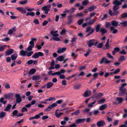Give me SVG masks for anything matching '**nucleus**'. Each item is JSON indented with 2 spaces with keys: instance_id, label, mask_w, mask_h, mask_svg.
<instances>
[{
  "instance_id": "obj_16",
  "label": "nucleus",
  "mask_w": 127,
  "mask_h": 127,
  "mask_svg": "<svg viewBox=\"0 0 127 127\" xmlns=\"http://www.w3.org/2000/svg\"><path fill=\"white\" fill-rule=\"evenodd\" d=\"M50 7V5H46L42 7V10L49 11Z\"/></svg>"
},
{
  "instance_id": "obj_48",
  "label": "nucleus",
  "mask_w": 127,
  "mask_h": 127,
  "mask_svg": "<svg viewBox=\"0 0 127 127\" xmlns=\"http://www.w3.org/2000/svg\"><path fill=\"white\" fill-rule=\"evenodd\" d=\"M105 101V99L104 98L99 100L98 101V103L99 104H100L104 102Z\"/></svg>"
},
{
  "instance_id": "obj_64",
  "label": "nucleus",
  "mask_w": 127,
  "mask_h": 127,
  "mask_svg": "<svg viewBox=\"0 0 127 127\" xmlns=\"http://www.w3.org/2000/svg\"><path fill=\"white\" fill-rule=\"evenodd\" d=\"M71 56L73 57L76 58L78 56V54L74 52L72 53L71 54Z\"/></svg>"
},
{
  "instance_id": "obj_46",
  "label": "nucleus",
  "mask_w": 127,
  "mask_h": 127,
  "mask_svg": "<svg viewBox=\"0 0 127 127\" xmlns=\"http://www.w3.org/2000/svg\"><path fill=\"white\" fill-rule=\"evenodd\" d=\"M103 46V43H99L96 46V47L99 48H101Z\"/></svg>"
},
{
  "instance_id": "obj_58",
  "label": "nucleus",
  "mask_w": 127,
  "mask_h": 127,
  "mask_svg": "<svg viewBox=\"0 0 127 127\" xmlns=\"http://www.w3.org/2000/svg\"><path fill=\"white\" fill-rule=\"evenodd\" d=\"M98 74L97 73H94L93 75L94 77L93 78V80H95L96 79L97 77V75Z\"/></svg>"
},
{
  "instance_id": "obj_49",
  "label": "nucleus",
  "mask_w": 127,
  "mask_h": 127,
  "mask_svg": "<svg viewBox=\"0 0 127 127\" xmlns=\"http://www.w3.org/2000/svg\"><path fill=\"white\" fill-rule=\"evenodd\" d=\"M89 3V1L87 0L84 1L82 2V4L84 5H86Z\"/></svg>"
},
{
  "instance_id": "obj_45",
  "label": "nucleus",
  "mask_w": 127,
  "mask_h": 127,
  "mask_svg": "<svg viewBox=\"0 0 127 127\" xmlns=\"http://www.w3.org/2000/svg\"><path fill=\"white\" fill-rule=\"evenodd\" d=\"M125 57L124 56H122L120 57V58L119 59L118 61H121L125 60Z\"/></svg>"
},
{
  "instance_id": "obj_24",
  "label": "nucleus",
  "mask_w": 127,
  "mask_h": 127,
  "mask_svg": "<svg viewBox=\"0 0 127 127\" xmlns=\"http://www.w3.org/2000/svg\"><path fill=\"white\" fill-rule=\"evenodd\" d=\"M107 106V105L106 104L102 105L100 106L99 109L101 110H102L104 109Z\"/></svg>"
},
{
  "instance_id": "obj_56",
  "label": "nucleus",
  "mask_w": 127,
  "mask_h": 127,
  "mask_svg": "<svg viewBox=\"0 0 127 127\" xmlns=\"http://www.w3.org/2000/svg\"><path fill=\"white\" fill-rule=\"evenodd\" d=\"M80 110H77L74 112L75 115H78L80 114Z\"/></svg>"
},
{
  "instance_id": "obj_40",
  "label": "nucleus",
  "mask_w": 127,
  "mask_h": 127,
  "mask_svg": "<svg viewBox=\"0 0 127 127\" xmlns=\"http://www.w3.org/2000/svg\"><path fill=\"white\" fill-rule=\"evenodd\" d=\"M28 1L27 0H25L24 1H19V3L22 5L25 4L27 3Z\"/></svg>"
},
{
  "instance_id": "obj_18",
  "label": "nucleus",
  "mask_w": 127,
  "mask_h": 127,
  "mask_svg": "<svg viewBox=\"0 0 127 127\" xmlns=\"http://www.w3.org/2000/svg\"><path fill=\"white\" fill-rule=\"evenodd\" d=\"M111 23L113 27H116L118 26V22L115 20H113L111 22Z\"/></svg>"
},
{
  "instance_id": "obj_42",
  "label": "nucleus",
  "mask_w": 127,
  "mask_h": 127,
  "mask_svg": "<svg viewBox=\"0 0 127 127\" xmlns=\"http://www.w3.org/2000/svg\"><path fill=\"white\" fill-rule=\"evenodd\" d=\"M109 14L111 16H114V12H112L111 10H109Z\"/></svg>"
},
{
  "instance_id": "obj_8",
  "label": "nucleus",
  "mask_w": 127,
  "mask_h": 127,
  "mask_svg": "<svg viewBox=\"0 0 127 127\" xmlns=\"http://www.w3.org/2000/svg\"><path fill=\"white\" fill-rule=\"evenodd\" d=\"M91 95V91L89 90H87L85 91L83 95L85 97H87Z\"/></svg>"
},
{
  "instance_id": "obj_54",
  "label": "nucleus",
  "mask_w": 127,
  "mask_h": 127,
  "mask_svg": "<svg viewBox=\"0 0 127 127\" xmlns=\"http://www.w3.org/2000/svg\"><path fill=\"white\" fill-rule=\"evenodd\" d=\"M105 49H109L110 48V46L109 44V43H106L105 45Z\"/></svg>"
},
{
  "instance_id": "obj_32",
  "label": "nucleus",
  "mask_w": 127,
  "mask_h": 127,
  "mask_svg": "<svg viewBox=\"0 0 127 127\" xmlns=\"http://www.w3.org/2000/svg\"><path fill=\"white\" fill-rule=\"evenodd\" d=\"M6 115V113L3 111H2L0 113V119L4 117Z\"/></svg>"
},
{
  "instance_id": "obj_6",
  "label": "nucleus",
  "mask_w": 127,
  "mask_h": 127,
  "mask_svg": "<svg viewBox=\"0 0 127 127\" xmlns=\"http://www.w3.org/2000/svg\"><path fill=\"white\" fill-rule=\"evenodd\" d=\"M15 96L16 98V102L17 103H19L22 101V98L20 97V95L18 94H16Z\"/></svg>"
},
{
  "instance_id": "obj_33",
  "label": "nucleus",
  "mask_w": 127,
  "mask_h": 127,
  "mask_svg": "<svg viewBox=\"0 0 127 127\" xmlns=\"http://www.w3.org/2000/svg\"><path fill=\"white\" fill-rule=\"evenodd\" d=\"M81 85L80 84H79L75 85L74 86V88L76 90L79 89L81 88Z\"/></svg>"
},
{
  "instance_id": "obj_22",
  "label": "nucleus",
  "mask_w": 127,
  "mask_h": 127,
  "mask_svg": "<svg viewBox=\"0 0 127 127\" xmlns=\"http://www.w3.org/2000/svg\"><path fill=\"white\" fill-rule=\"evenodd\" d=\"M120 24L122 25L121 27H126L127 26V21H124L121 22Z\"/></svg>"
},
{
  "instance_id": "obj_2",
  "label": "nucleus",
  "mask_w": 127,
  "mask_h": 127,
  "mask_svg": "<svg viewBox=\"0 0 127 127\" xmlns=\"http://www.w3.org/2000/svg\"><path fill=\"white\" fill-rule=\"evenodd\" d=\"M113 4L114 5L113 6V9L114 11L117 10L119 8V5L121 4V3L119 2L118 0H115L113 2Z\"/></svg>"
},
{
  "instance_id": "obj_27",
  "label": "nucleus",
  "mask_w": 127,
  "mask_h": 127,
  "mask_svg": "<svg viewBox=\"0 0 127 127\" xmlns=\"http://www.w3.org/2000/svg\"><path fill=\"white\" fill-rule=\"evenodd\" d=\"M40 78L39 75L33 76L32 77V79L33 81H36L39 80Z\"/></svg>"
},
{
  "instance_id": "obj_1",
  "label": "nucleus",
  "mask_w": 127,
  "mask_h": 127,
  "mask_svg": "<svg viewBox=\"0 0 127 127\" xmlns=\"http://www.w3.org/2000/svg\"><path fill=\"white\" fill-rule=\"evenodd\" d=\"M54 32L53 31H52L50 32V34L52 35L53 37L50 40H51L53 39L55 41H60L61 40L58 37L59 36V34L58 33H56Z\"/></svg>"
},
{
  "instance_id": "obj_10",
  "label": "nucleus",
  "mask_w": 127,
  "mask_h": 127,
  "mask_svg": "<svg viewBox=\"0 0 127 127\" xmlns=\"http://www.w3.org/2000/svg\"><path fill=\"white\" fill-rule=\"evenodd\" d=\"M119 95H121L123 96L126 93V89L119 88Z\"/></svg>"
},
{
  "instance_id": "obj_43",
  "label": "nucleus",
  "mask_w": 127,
  "mask_h": 127,
  "mask_svg": "<svg viewBox=\"0 0 127 127\" xmlns=\"http://www.w3.org/2000/svg\"><path fill=\"white\" fill-rule=\"evenodd\" d=\"M84 21L83 19H80L78 21V24L79 25H81L83 23Z\"/></svg>"
},
{
  "instance_id": "obj_7",
  "label": "nucleus",
  "mask_w": 127,
  "mask_h": 127,
  "mask_svg": "<svg viewBox=\"0 0 127 127\" xmlns=\"http://www.w3.org/2000/svg\"><path fill=\"white\" fill-rule=\"evenodd\" d=\"M103 95V94L102 93H100L97 94H95L93 96V98H96L99 99Z\"/></svg>"
},
{
  "instance_id": "obj_60",
  "label": "nucleus",
  "mask_w": 127,
  "mask_h": 127,
  "mask_svg": "<svg viewBox=\"0 0 127 127\" xmlns=\"http://www.w3.org/2000/svg\"><path fill=\"white\" fill-rule=\"evenodd\" d=\"M34 47L31 45H30L27 48V50L29 51H30L32 50V49Z\"/></svg>"
},
{
  "instance_id": "obj_36",
  "label": "nucleus",
  "mask_w": 127,
  "mask_h": 127,
  "mask_svg": "<svg viewBox=\"0 0 127 127\" xmlns=\"http://www.w3.org/2000/svg\"><path fill=\"white\" fill-rule=\"evenodd\" d=\"M95 21V19H94L90 20L89 22H87V23L89 25H92L94 24Z\"/></svg>"
},
{
  "instance_id": "obj_47",
  "label": "nucleus",
  "mask_w": 127,
  "mask_h": 127,
  "mask_svg": "<svg viewBox=\"0 0 127 127\" xmlns=\"http://www.w3.org/2000/svg\"><path fill=\"white\" fill-rule=\"evenodd\" d=\"M33 53V51L30 52L29 53L27 52L26 55L27 57H29L31 56Z\"/></svg>"
},
{
  "instance_id": "obj_9",
  "label": "nucleus",
  "mask_w": 127,
  "mask_h": 127,
  "mask_svg": "<svg viewBox=\"0 0 127 127\" xmlns=\"http://www.w3.org/2000/svg\"><path fill=\"white\" fill-rule=\"evenodd\" d=\"M66 49V48L65 47L63 48H62L59 47L57 52L59 54L65 51Z\"/></svg>"
},
{
  "instance_id": "obj_4",
  "label": "nucleus",
  "mask_w": 127,
  "mask_h": 127,
  "mask_svg": "<svg viewBox=\"0 0 127 127\" xmlns=\"http://www.w3.org/2000/svg\"><path fill=\"white\" fill-rule=\"evenodd\" d=\"M44 55L43 53L41 52H38L37 53H35L32 56V58L34 59L38 58L39 56H43Z\"/></svg>"
},
{
  "instance_id": "obj_35",
  "label": "nucleus",
  "mask_w": 127,
  "mask_h": 127,
  "mask_svg": "<svg viewBox=\"0 0 127 127\" xmlns=\"http://www.w3.org/2000/svg\"><path fill=\"white\" fill-rule=\"evenodd\" d=\"M63 114L62 113L60 112L59 113H58L57 112H55V115L57 118L60 117Z\"/></svg>"
},
{
  "instance_id": "obj_44",
  "label": "nucleus",
  "mask_w": 127,
  "mask_h": 127,
  "mask_svg": "<svg viewBox=\"0 0 127 127\" xmlns=\"http://www.w3.org/2000/svg\"><path fill=\"white\" fill-rule=\"evenodd\" d=\"M121 17L122 18H125L127 17V13H124L122 14Z\"/></svg>"
},
{
  "instance_id": "obj_21",
  "label": "nucleus",
  "mask_w": 127,
  "mask_h": 127,
  "mask_svg": "<svg viewBox=\"0 0 127 127\" xmlns=\"http://www.w3.org/2000/svg\"><path fill=\"white\" fill-rule=\"evenodd\" d=\"M55 64V62L54 61H52L50 63V67H49L48 68L49 70H51L52 69H55L54 67V64Z\"/></svg>"
},
{
  "instance_id": "obj_30",
  "label": "nucleus",
  "mask_w": 127,
  "mask_h": 127,
  "mask_svg": "<svg viewBox=\"0 0 127 127\" xmlns=\"http://www.w3.org/2000/svg\"><path fill=\"white\" fill-rule=\"evenodd\" d=\"M100 31L101 32L102 35H104V33L107 32V30L105 29L101 28L100 29Z\"/></svg>"
},
{
  "instance_id": "obj_39",
  "label": "nucleus",
  "mask_w": 127,
  "mask_h": 127,
  "mask_svg": "<svg viewBox=\"0 0 127 127\" xmlns=\"http://www.w3.org/2000/svg\"><path fill=\"white\" fill-rule=\"evenodd\" d=\"M35 13L33 12H28L26 14V16H28L29 15L31 16H34Z\"/></svg>"
},
{
  "instance_id": "obj_17",
  "label": "nucleus",
  "mask_w": 127,
  "mask_h": 127,
  "mask_svg": "<svg viewBox=\"0 0 127 127\" xmlns=\"http://www.w3.org/2000/svg\"><path fill=\"white\" fill-rule=\"evenodd\" d=\"M13 51L14 50L12 49H10L7 50L5 52L6 56L10 55L13 52Z\"/></svg>"
},
{
  "instance_id": "obj_28",
  "label": "nucleus",
  "mask_w": 127,
  "mask_h": 127,
  "mask_svg": "<svg viewBox=\"0 0 127 127\" xmlns=\"http://www.w3.org/2000/svg\"><path fill=\"white\" fill-rule=\"evenodd\" d=\"M110 30L111 31L113 30L112 32L113 34L116 33L118 32V30L115 29L113 27H110Z\"/></svg>"
},
{
  "instance_id": "obj_38",
  "label": "nucleus",
  "mask_w": 127,
  "mask_h": 127,
  "mask_svg": "<svg viewBox=\"0 0 127 127\" xmlns=\"http://www.w3.org/2000/svg\"><path fill=\"white\" fill-rule=\"evenodd\" d=\"M96 103V101H95L94 102H92L91 103H89L88 104V107H92L94 106V105Z\"/></svg>"
},
{
  "instance_id": "obj_52",
  "label": "nucleus",
  "mask_w": 127,
  "mask_h": 127,
  "mask_svg": "<svg viewBox=\"0 0 127 127\" xmlns=\"http://www.w3.org/2000/svg\"><path fill=\"white\" fill-rule=\"evenodd\" d=\"M77 39V37L75 36L73 37L71 39V40L70 41V42H74L76 41Z\"/></svg>"
},
{
  "instance_id": "obj_53",
  "label": "nucleus",
  "mask_w": 127,
  "mask_h": 127,
  "mask_svg": "<svg viewBox=\"0 0 127 127\" xmlns=\"http://www.w3.org/2000/svg\"><path fill=\"white\" fill-rule=\"evenodd\" d=\"M18 113V111L17 110H15L13 112L12 114H13V116H17V115Z\"/></svg>"
},
{
  "instance_id": "obj_25",
  "label": "nucleus",
  "mask_w": 127,
  "mask_h": 127,
  "mask_svg": "<svg viewBox=\"0 0 127 127\" xmlns=\"http://www.w3.org/2000/svg\"><path fill=\"white\" fill-rule=\"evenodd\" d=\"M15 28H12L9 30L7 34H11L13 32H15Z\"/></svg>"
},
{
  "instance_id": "obj_20",
  "label": "nucleus",
  "mask_w": 127,
  "mask_h": 127,
  "mask_svg": "<svg viewBox=\"0 0 127 127\" xmlns=\"http://www.w3.org/2000/svg\"><path fill=\"white\" fill-rule=\"evenodd\" d=\"M64 56H61L58 57L57 58L56 60H57L59 61H63V60L64 58Z\"/></svg>"
},
{
  "instance_id": "obj_55",
  "label": "nucleus",
  "mask_w": 127,
  "mask_h": 127,
  "mask_svg": "<svg viewBox=\"0 0 127 127\" xmlns=\"http://www.w3.org/2000/svg\"><path fill=\"white\" fill-rule=\"evenodd\" d=\"M100 25H98L96 26L95 28V30L96 32H98L99 31Z\"/></svg>"
},
{
  "instance_id": "obj_14",
  "label": "nucleus",
  "mask_w": 127,
  "mask_h": 127,
  "mask_svg": "<svg viewBox=\"0 0 127 127\" xmlns=\"http://www.w3.org/2000/svg\"><path fill=\"white\" fill-rule=\"evenodd\" d=\"M85 120V119H78L76 121L75 123L76 124H79L82 123H84Z\"/></svg>"
},
{
  "instance_id": "obj_12",
  "label": "nucleus",
  "mask_w": 127,
  "mask_h": 127,
  "mask_svg": "<svg viewBox=\"0 0 127 127\" xmlns=\"http://www.w3.org/2000/svg\"><path fill=\"white\" fill-rule=\"evenodd\" d=\"M95 41V39L90 40L87 43L88 46L89 47H90L91 46L94 45V42Z\"/></svg>"
},
{
  "instance_id": "obj_37",
  "label": "nucleus",
  "mask_w": 127,
  "mask_h": 127,
  "mask_svg": "<svg viewBox=\"0 0 127 127\" xmlns=\"http://www.w3.org/2000/svg\"><path fill=\"white\" fill-rule=\"evenodd\" d=\"M27 52L24 50H22L20 52V55L22 56H25L26 55Z\"/></svg>"
},
{
  "instance_id": "obj_3",
  "label": "nucleus",
  "mask_w": 127,
  "mask_h": 127,
  "mask_svg": "<svg viewBox=\"0 0 127 127\" xmlns=\"http://www.w3.org/2000/svg\"><path fill=\"white\" fill-rule=\"evenodd\" d=\"M111 62V61L108 60L107 58L103 57L100 62V63L102 64L103 63H104L105 64H107L110 63Z\"/></svg>"
},
{
  "instance_id": "obj_34",
  "label": "nucleus",
  "mask_w": 127,
  "mask_h": 127,
  "mask_svg": "<svg viewBox=\"0 0 127 127\" xmlns=\"http://www.w3.org/2000/svg\"><path fill=\"white\" fill-rule=\"evenodd\" d=\"M11 105L9 104H8L6 106V108H5L4 109V111H8L9 110L10 108H11Z\"/></svg>"
},
{
  "instance_id": "obj_15",
  "label": "nucleus",
  "mask_w": 127,
  "mask_h": 127,
  "mask_svg": "<svg viewBox=\"0 0 127 127\" xmlns=\"http://www.w3.org/2000/svg\"><path fill=\"white\" fill-rule=\"evenodd\" d=\"M17 9L20 11L22 14H25L26 13V10L22 7H18L17 8Z\"/></svg>"
},
{
  "instance_id": "obj_5",
  "label": "nucleus",
  "mask_w": 127,
  "mask_h": 127,
  "mask_svg": "<svg viewBox=\"0 0 127 127\" xmlns=\"http://www.w3.org/2000/svg\"><path fill=\"white\" fill-rule=\"evenodd\" d=\"M57 106V104L55 103H53L49 106L45 110V111L47 112L50 111L54 107Z\"/></svg>"
},
{
  "instance_id": "obj_62",
  "label": "nucleus",
  "mask_w": 127,
  "mask_h": 127,
  "mask_svg": "<svg viewBox=\"0 0 127 127\" xmlns=\"http://www.w3.org/2000/svg\"><path fill=\"white\" fill-rule=\"evenodd\" d=\"M127 85V84L126 83H123L122 84L121 86L119 88L124 89V87L125 86H126Z\"/></svg>"
},
{
  "instance_id": "obj_63",
  "label": "nucleus",
  "mask_w": 127,
  "mask_h": 127,
  "mask_svg": "<svg viewBox=\"0 0 127 127\" xmlns=\"http://www.w3.org/2000/svg\"><path fill=\"white\" fill-rule=\"evenodd\" d=\"M10 39L9 37H6L4 39H3L2 40L3 41L6 42L9 40Z\"/></svg>"
},
{
  "instance_id": "obj_51",
  "label": "nucleus",
  "mask_w": 127,
  "mask_h": 127,
  "mask_svg": "<svg viewBox=\"0 0 127 127\" xmlns=\"http://www.w3.org/2000/svg\"><path fill=\"white\" fill-rule=\"evenodd\" d=\"M93 29V28L91 27H88L86 28V32H89L91 30H92Z\"/></svg>"
},
{
  "instance_id": "obj_23",
  "label": "nucleus",
  "mask_w": 127,
  "mask_h": 127,
  "mask_svg": "<svg viewBox=\"0 0 127 127\" xmlns=\"http://www.w3.org/2000/svg\"><path fill=\"white\" fill-rule=\"evenodd\" d=\"M54 85V84L51 82H49L46 84L47 88L48 89L50 88Z\"/></svg>"
},
{
  "instance_id": "obj_50",
  "label": "nucleus",
  "mask_w": 127,
  "mask_h": 127,
  "mask_svg": "<svg viewBox=\"0 0 127 127\" xmlns=\"http://www.w3.org/2000/svg\"><path fill=\"white\" fill-rule=\"evenodd\" d=\"M90 109L86 108L83 110L82 111V112L84 113H86L90 111Z\"/></svg>"
},
{
  "instance_id": "obj_13",
  "label": "nucleus",
  "mask_w": 127,
  "mask_h": 127,
  "mask_svg": "<svg viewBox=\"0 0 127 127\" xmlns=\"http://www.w3.org/2000/svg\"><path fill=\"white\" fill-rule=\"evenodd\" d=\"M105 124V123L104 121H101L98 122L97 123V125L98 127H102Z\"/></svg>"
},
{
  "instance_id": "obj_57",
  "label": "nucleus",
  "mask_w": 127,
  "mask_h": 127,
  "mask_svg": "<svg viewBox=\"0 0 127 127\" xmlns=\"http://www.w3.org/2000/svg\"><path fill=\"white\" fill-rule=\"evenodd\" d=\"M107 57L113 59V57L109 53H108L107 54Z\"/></svg>"
},
{
  "instance_id": "obj_29",
  "label": "nucleus",
  "mask_w": 127,
  "mask_h": 127,
  "mask_svg": "<svg viewBox=\"0 0 127 127\" xmlns=\"http://www.w3.org/2000/svg\"><path fill=\"white\" fill-rule=\"evenodd\" d=\"M36 71V70L34 69H31L28 72V73L30 75L33 74Z\"/></svg>"
},
{
  "instance_id": "obj_31",
  "label": "nucleus",
  "mask_w": 127,
  "mask_h": 127,
  "mask_svg": "<svg viewBox=\"0 0 127 127\" xmlns=\"http://www.w3.org/2000/svg\"><path fill=\"white\" fill-rule=\"evenodd\" d=\"M116 100L118 101V103H120L123 101V99L122 97H117L116 98Z\"/></svg>"
},
{
  "instance_id": "obj_59",
  "label": "nucleus",
  "mask_w": 127,
  "mask_h": 127,
  "mask_svg": "<svg viewBox=\"0 0 127 127\" xmlns=\"http://www.w3.org/2000/svg\"><path fill=\"white\" fill-rule=\"evenodd\" d=\"M94 29H92V30L91 31L89 32L86 36V37H87V36H90V35L92 34L94 32Z\"/></svg>"
},
{
  "instance_id": "obj_11",
  "label": "nucleus",
  "mask_w": 127,
  "mask_h": 127,
  "mask_svg": "<svg viewBox=\"0 0 127 127\" xmlns=\"http://www.w3.org/2000/svg\"><path fill=\"white\" fill-rule=\"evenodd\" d=\"M13 95V94L11 93H9L7 94H5L4 96L6 99H9L12 98Z\"/></svg>"
},
{
  "instance_id": "obj_61",
  "label": "nucleus",
  "mask_w": 127,
  "mask_h": 127,
  "mask_svg": "<svg viewBox=\"0 0 127 127\" xmlns=\"http://www.w3.org/2000/svg\"><path fill=\"white\" fill-rule=\"evenodd\" d=\"M91 51L90 49L86 53L84 54V55L86 57H87L89 55V54L91 52Z\"/></svg>"
},
{
  "instance_id": "obj_19",
  "label": "nucleus",
  "mask_w": 127,
  "mask_h": 127,
  "mask_svg": "<svg viewBox=\"0 0 127 127\" xmlns=\"http://www.w3.org/2000/svg\"><path fill=\"white\" fill-rule=\"evenodd\" d=\"M120 50V48L119 47H116L114 48L113 51H112L113 55H115L116 52H119Z\"/></svg>"
},
{
  "instance_id": "obj_26",
  "label": "nucleus",
  "mask_w": 127,
  "mask_h": 127,
  "mask_svg": "<svg viewBox=\"0 0 127 127\" xmlns=\"http://www.w3.org/2000/svg\"><path fill=\"white\" fill-rule=\"evenodd\" d=\"M18 55L17 54H12L11 56V58L12 60H14L17 58Z\"/></svg>"
},
{
  "instance_id": "obj_41",
  "label": "nucleus",
  "mask_w": 127,
  "mask_h": 127,
  "mask_svg": "<svg viewBox=\"0 0 127 127\" xmlns=\"http://www.w3.org/2000/svg\"><path fill=\"white\" fill-rule=\"evenodd\" d=\"M7 46V45H4L1 46H0V51L1 52L2 51L5 49V48Z\"/></svg>"
}]
</instances>
